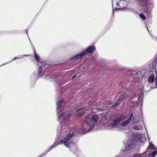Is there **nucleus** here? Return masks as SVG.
<instances>
[{
    "label": "nucleus",
    "mask_w": 157,
    "mask_h": 157,
    "mask_svg": "<svg viewBox=\"0 0 157 157\" xmlns=\"http://www.w3.org/2000/svg\"><path fill=\"white\" fill-rule=\"evenodd\" d=\"M26 33H27V31H26ZM27 34H28V33H27ZM27 34L28 35V34Z\"/></svg>",
    "instance_id": "58836bf2"
},
{
    "label": "nucleus",
    "mask_w": 157,
    "mask_h": 157,
    "mask_svg": "<svg viewBox=\"0 0 157 157\" xmlns=\"http://www.w3.org/2000/svg\"><path fill=\"white\" fill-rule=\"evenodd\" d=\"M40 63V64H41V66H42V67L43 66L44 67L47 68L48 67L49 65L45 62H41Z\"/></svg>",
    "instance_id": "b1692460"
},
{
    "label": "nucleus",
    "mask_w": 157,
    "mask_h": 157,
    "mask_svg": "<svg viewBox=\"0 0 157 157\" xmlns=\"http://www.w3.org/2000/svg\"><path fill=\"white\" fill-rule=\"evenodd\" d=\"M145 140V138L144 135H138V142H143Z\"/></svg>",
    "instance_id": "2eb2a0df"
},
{
    "label": "nucleus",
    "mask_w": 157,
    "mask_h": 157,
    "mask_svg": "<svg viewBox=\"0 0 157 157\" xmlns=\"http://www.w3.org/2000/svg\"><path fill=\"white\" fill-rule=\"evenodd\" d=\"M133 128L134 129L137 130V126H134L133 127Z\"/></svg>",
    "instance_id": "2f4dec72"
},
{
    "label": "nucleus",
    "mask_w": 157,
    "mask_h": 157,
    "mask_svg": "<svg viewBox=\"0 0 157 157\" xmlns=\"http://www.w3.org/2000/svg\"><path fill=\"white\" fill-rule=\"evenodd\" d=\"M23 58V57L22 56V57H19V58H17V57H15L14 58H13L12 60L11 61H14V60L16 59H21V58Z\"/></svg>",
    "instance_id": "c756f323"
},
{
    "label": "nucleus",
    "mask_w": 157,
    "mask_h": 157,
    "mask_svg": "<svg viewBox=\"0 0 157 157\" xmlns=\"http://www.w3.org/2000/svg\"><path fill=\"white\" fill-rule=\"evenodd\" d=\"M137 72H136V74H137Z\"/></svg>",
    "instance_id": "4c0bfd02"
},
{
    "label": "nucleus",
    "mask_w": 157,
    "mask_h": 157,
    "mask_svg": "<svg viewBox=\"0 0 157 157\" xmlns=\"http://www.w3.org/2000/svg\"><path fill=\"white\" fill-rule=\"evenodd\" d=\"M29 56V55H23V56Z\"/></svg>",
    "instance_id": "72a5a7b5"
},
{
    "label": "nucleus",
    "mask_w": 157,
    "mask_h": 157,
    "mask_svg": "<svg viewBox=\"0 0 157 157\" xmlns=\"http://www.w3.org/2000/svg\"><path fill=\"white\" fill-rule=\"evenodd\" d=\"M133 115V114L132 113L131 114L130 116H129V118L128 119H127L128 121H129L130 122L131 121V120H132V116Z\"/></svg>",
    "instance_id": "bb28decb"
},
{
    "label": "nucleus",
    "mask_w": 157,
    "mask_h": 157,
    "mask_svg": "<svg viewBox=\"0 0 157 157\" xmlns=\"http://www.w3.org/2000/svg\"><path fill=\"white\" fill-rule=\"evenodd\" d=\"M115 157H118V156H115Z\"/></svg>",
    "instance_id": "ea45409f"
},
{
    "label": "nucleus",
    "mask_w": 157,
    "mask_h": 157,
    "mask_svg": "<svg viewBox=\"0 0 157 157\" xmlns=\"http://www.w3.org/2000/svg\"><path fill=\"white\" fill-rule=\"evenodd\" d=\"M127 3L126 0H120L119 2H117L116 9L118 10L124 8V7L127 4Z\"/></svg>",
    "instance_id": "423d86ee"
},
{
    "label": "nucleus",
    "mask_w": 157,
    "mask_h": 157,
    "mask_svg": "<svg viewBox=\"0 0 157 157\" xmlns=\"http://www.w3.org/2000/svg\"><path fill=\"white\" fill-rule=\"evenodd\" d=\"M148 81L150 83H152L155 81V76L154 75H151L149 76L148 79Z\"/></svg>",
    "instance_id": "f3484780"
},
{
    "label": "nucleus",
    "mask_w": 157,
    "mask_h": 157,
    "mask_svg": "<svg viewBox=\"0 0 157 157\" xmlns=\"http://www.w3.org/2000/svg\"><path fill=\"white\" fill-rule=\"evenodd\" d=\"M96 50L95 47L94 46H90L88 47L87 49L83 52V54L85 56L88 54H91Z\"/></svg>",
    "instance_id": "1a4fd4ad"
},
{
    "label": "nucleus",
    "mask_w": 157,
    "mask_h": 157,
    "mask_svg": "<svg viewBox=\"0 0 157 157\" xmlns=\"http://www.w3.org/2000/svg\"><path fill=\"white\" fill-rule=\"evenodd\" d=\"M59 142L57 143V142H56L49 149L48 151L52 150L53 148L56 147L59 144Z\"/></svg>",
    "instance_id": "4be33fe9"
},
{
    "label": "nucleus",
    "mask_w": 157,
    "mask_h": 157,
    "mask_svg": "<svg viewBox=\"0 0 157 157\" xmlns=\"http://www.w3.org/2000/svg\"><path fill=\"white\" fill-rule=\"evenodd\" d=\"M76 77V75H74L72 77V79H74Z\"/></svg>",
    "instance_id": "473e14b6"
},
{
    "label": "nucleus",
    "mask_w": 157,
    "mask_h": 157,
    "mask_svg": "<svg viewBox=\"0 0 157 157\" xmlns=\"http://www.w3.org/2000/svg\"><path fill=\"white\" fill-rule=\"evenodd\" d=\"M155 147L154 145L150 144L148 146V151H146L145 153L143 155V157H150V153L151 151V149H154Z\"/></svg>",
    "instance_id": "9d476101"
},
{
    "label": "nucleus",
    "mask_w": 157,
    "mask_h": 157,
    "mask_svg": "<svg viewBox=\"0 0 157 157\" xmlns=\"http://www.w3.org/2000/svg\"><path fill=\"white\" fill-rule=\"evenodd\" d=\"M98 119L97 114L93 115L90 118H86L79 128L78 132L85 133L90 131L94 128Z\"/></svg>",
    "instance_id": "f03ea898"
},
{
    "label": "nucleus",
    "mask_w": 157,
    "mask_h": 157,
    "mask_svg": "<svg viewBox=\"0 0 157 157\" xmlns=\"http://www.w3.org/2000/svg\"><path fill=\"white\" fill-rule=\"evenodd\" d=\"M157 152L156 151H153V152L152 153H150V155H150H150H152V157H154L155 155H156V154H157Z\"/></svg>",
    "instance_id": "a878e982"
},
{
    "label": "nucleus",
    "mask_w": 157,
    "mask_h": 157,
    "mask_svg": "<svg viewBox=\"0 0 157 157\" xmlns=\"http://www.w3.org/2000/svg\"><path fill=\"white\" fill-rule=\"evenodd\" d=\"M34 52H35V58L36 60L37 61H39L40 59V58L39 56H37L36 52L35 49H34Z\"/></svg>",
    "instance_id": "5701e85b"
},
{
    "label": "nucleus",
    "mask_w": 157,
    "mask_h": 157,
    "mask_svg": "<svg viewBox=\"0 0 157 157\" xmlns=\"http://www.w3.org/2000/svg\"><path fill=\"white\" fill-rule=\"evenodd\" d=\"M143 94L142 93H141V94H140V100L141 101H142V98H143Z\"/></svg>",
    "instance_id": "7c9ffc66"
},
{
    "label": "nucleus",
    "mask_w": 157,
    "mask_h": 157,
    "mask_svg": "<svg viewBox=\"0 0 157 157\" xmlns=\"http://www.w3.org/2000/svg\"><path fill=\"white\" fill-rule=\"evenodd\" d=\"M8 63H9V62H8ZM7 63H5V64H3L2 65H1V66H2V65H5V64H6Z\"/></svg>",
    "instance_id": "c9c22d12"
},
{
    "label": "nucleus",
    "mask_w": 157,
    "mask_h": 157,
    "mask_svg": "<svg viewBox=\"0 0 157 157\" xmlns=\"http://www.w3.org/2000/svg\"><path fill=\"white\" fill-rule=\"evenodd\" d=\"M137 141V133L133 134L131 137L127 140L124 145V149L123 150L124 157H137L136 153L131 151L135 147Z\"/></svg>",
    "instance_id": "f257e3e1"
},
{
    "label": "nucleus",
    "mask_w": 157,
    "mask_h": 157,
    "mask_svg": "<svg viewBox=\"0 0 157 157\" xmlns=\"http://www.w3.org/2000/svg\"><path fill=\"white\" fill-rule=\"evenodd\" d=\"M84 108L85 107H82L76 110V112H78L79 113V115H78L79 117L82 116L85 113V112L84 110L81 111L84 109Z\"/></svg>",
    "instance_id": "ddd939ff"
},
{
    "label": "nucleus",
    "mask_w": 157,
    "mask_h": 157,
    "mask_svg": "<svg viewBox=\"0 0 157 157\" xmlns=\"http://www.w3.org/2000/svg\"><path fill=\"white\" fill-rule=\"evenodd\" d=\"M130 122L127 120L125 121L121 124L120 125L122 127H125Z\"/></svg>",
    "instance_id": "a211bd4d"
},
{
    "label": "nucleus",
    "mask_w": 157,
    "mask_h": 157,
    "mask_svg": "<svg viewBox=\"0 0 157 157\" xmlns=\"http://www.w3.org/2000/svg\"><path fill=\"white\" fill-rule=\"evenodd\" d=\"M135 73H132L129 75V76L130 78H134L135 76Z\"/></svg>",
    "instance_id": "c85d7f7f"
},
{
    "label": "nucleus",
    "mask_w": 157,
    "mask_h": 157,
    "mask_svg": "<svg viewBox=\"0 0 157 157\" xmlns=\"http://www.w3.org/2000/svg\"><path fill=\"white\" fill-rule=\"evenodd\" d=\"M61 132L62 133H63L64 132L66 131V130L67 129V128L66 127V125H65V127L64 125L63 126V124H62L61 125Z\"/></svg>",
    "instance_id": "6ab92c4d"
},
{
    "label": "nucleus",
    "mask_w": 157,
    "mask_h": 157,
    "mask_svg": "<svg viewBox=\"0 0 157 157\" xmlns=\"http://www.w3.org/2000/svg\"><path fill=\"white\" fill-rule=\"evenodd\" d=\"M30 79L31 81H35L38 78V76L35 73H33L30 76Z\"/></svg>",
    "instance_id": "4468645a"
},
{
    "label": "nucleus",
    "mask_w": 157,
    "mask_h": 157,
    "mask_svg": "<svg viewBox=\"0 0 157 157\" xmlns=\"http://www.w3.org/2000/svg\"><path fill=\"white\" fill-rule=\"evenodd\" d=\"M119 94H121V95L118 100H120V101L121 102L123 98L126 96V94L124 92H119Z\"/></svg>",
    "instance_id": "dca6fc26"
},
{
    "label": "nucleus",
    "mask_w": 157,
    "mask_h": 157,
    "mask_svg": "<svg viewBox=\"0 0 157 157\" xmlns=\"http://www.w3.org/2000/svg\"><path fill=\"white\" fill-rule=\"evenodd\" d=\"M121 102L120 101V100H118L117 102H114L112 106L113 107H116L119 105L121 103Z\"/></svg>",
    "instance_id": "aec40b11"
},
{
    "label": "nucleus",
    "mask_w": 157,
    "mask_h": 157,
    "mask_svg": "<svg viewBox=\"0 0 157 157\" xmlns=\"http://www.w3.org/2000/svg\"><path fill=\"white\" fill-rule=\"evenodd\" d=\"M65 101L64 99H61L57 103V113L58 115V119L61 120L63 119L65 121H67L73 113L72 111L68 112H63L60 113V112L65 108L64 103Z\"/></svg>",
    "instance_id": "7ed1b4c3"
},
{
    "label": "nucleus",
    "mask_w": 157,
    "mask_h": 157,
    "mask_svg": "<svg viewBox=\"0 0 157 157\" xmlns=\"http://www.w3.org/2000/svg\"><path fill=\"white\" fill-rule=\"evenodd\" d=\"M57 81L58 82V83H59V81H58L57 80Z\"/></svg>",
    "instance_id": "e433bc0d"
},
{
    "label": "nucleus",
    "mask_w": 157,
    "mask_h": 157,
    "mask_svg": "<svg viewBox=\"0 0 157 157\" xmlns=\"http://www.w3.org/2000/svg\"><path fill=\"white\" fill-rule=\"evenodd\" d=\"M84 56V55L83 54V52H82V53H80L79 54L71 58V59L72 60H77L81 59L82 56Z\"/></svg>",
    "instance_id": "9b49d317"
},
{
    "label": "nucleus",
    "mask_w": 157,
    "mask_h": 157,
    "mask_svg": "<svg viewBox=\"0 0 157 157\" xmlns=\"http://www.w3.org/2000/svg\"><path fill=\"white\" fill-rule=\"evenodd\" d=\"M141 129V128H140L139 129Z\"/></svg>",
    "instance_id": "a19ab883"
},
{
    "label": "nucleus",
    "mask_w": 157,
    "mask_h": 157,
    "mask_svg": "<svg viewBox=\"0 0 157 157\" xmlns=\"http://www.w3.org/2000/svg\"><path fill=\"white\" fill-rule=\"evenodd\" d=\"M130 11L135 14H137V3L136 2L131 4V7L129 9Z\"/></svg>",
    "instance_id": "6e6552de"
},
{
    "label": "nucleus",
    "mask_w": 157,
    "mask_h": 157,
    "mask_svg": "<svg viewBox=\"0 0 157 157\" xmlns=\"http://www.w3.org/2000/svg\"><path fill=\"white\" fill-rule=\"evenodd\" d=\"M38 65L39 66L38 70L39 77L47 79H51V78H52L51 76V75L50 74L45 71H43V67L41 65H40V63H38Z\"/></svg>",
    "instance_id": "39448f33"
},
{
    "label": "nucleus",
    "mask_w": 157,
    "mask_h": 157,
    "mask_svg": "<svg viewBox=\"0 0 157 157\" xmlns=\"http://www.w3.org/2000/svg\"><path fill=\"white\" fill-rule=\"evenodd\" d=\"M139 16L141 18H142L143 20H145L146 18L145 16L142 13L140 14L139 15Z\"/></svg>",
    "instance_id": "393cba45"
},
{
    "label": "nucleus",
    "mask_w": 157,
    "mask_h": 157,
    "mask_svg": "<svg viewBox=\"0 0 157 157\" xmlns=\"http://www.w3.org/2000/svg\"><path fill=\"white\" fill-rule=\"evenodd\" d=\"M132 122L134 124H136L137 123V117L134 116L132 120Z\"/></svg>",
    "instance_id": "412c9836"
},
{
    "label": "nucleus",
    "mask_w": 157,
    "mask_h": 157,
    "mask_svg": "<svg viewBox=\"0 0 157 157\" xmlns=\"http://www.w3.org/2000/svg\"><path fill=\"white\" fill-rule=\"evenodd\" d=\"M30 43H31V44L33 46H34L33 44L32 43V42H31V41L30 40Z\"/></svg>",
    "instance_id": "f704fd0d"
},
{
    "label": "nucleus",
    "mask_w": 157,
    "mask_h": 157,
    "mask_svg": "<svg viewBox=\"0 0 157 157\" xmlns=\"http://www.w3.org/2000/svg\"><path fill=\"white\" fill-rule=\"evenodd\" d=\"M121 120V117H117L116 119L113 121V123L109 125V127L111 128H117L119 126L118 124Z\"/></svg>",
    "instance_id": "0eeeda50"
},
{
    "label": "nucleus",
    "mask_w": 157,
    "mask_h": 157,
    "mask_svg": "<svg viewBox=\"0 0 157 157\" xmlns=\"http://www.w3.org/2000/svg\"><path fill=\"white\" fill-rule=\"evenodd\" d=\"M95 64V62H94L93 63V61H90V62H88L87 63V67L86 69L87 70H90L93 68Z\"/></svg>",
    "instance_id": "f8f14e48"
},
{
    "label": "nucleus",
    "mask_w": 157,
    "mask_h": 157,
    "mask_svg": "<svg viewBox=\"0 0 157 157\" xmlns=\"http://www.w3.org/2000/svg\"><path fill=\"white\" fill-rule=\"evenodd\" d=\"M155 86L153 87L154 88H157V75L156 74V76L155 78Z\"/></svg>",
    "instance_id": "cd10ccee"
},
{
    "label": "nucleus",
    "mask_w": 157,
    "mask_h": 157,
    "mask_svg": "<svg viewBox=\"0 0 157 157\" xmlns=\"http://www.w3.org/2000/svg\"><path fill=\"white\" fill-rule=\"evenodd\" d=\"M74 135L75 133L74 132L69 133L64 139L60 140V143L61 144H64L65 147L69 148L70 143H71V139Z\"/></svg>",
    "instance_id": "20e7f679"
}]
</instances>
